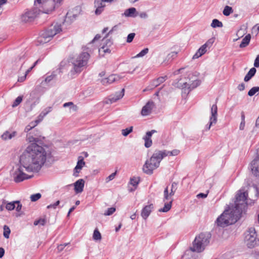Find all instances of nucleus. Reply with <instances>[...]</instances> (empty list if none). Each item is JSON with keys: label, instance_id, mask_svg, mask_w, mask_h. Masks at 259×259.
<instances>
[{"label": "nucleus", "instance_id": "f257e3e1", "mask_svg": "<svg viewBox=\"0 0 259 259\" xmlns=\"http://www.w3.org/2000/svg\"><path fill=\"white\" fill-rule=\"evenodd\" d=\"M50 155V152L47 151L44 147L36 143L31 144L20 156L21 165L11 174L14 182L18 183L31 178V176L24 172L23 167L27 172H38Z\"/></svg>", "mask_w": 259, "mask_h": 259}, {"label": "nucleus", "instance_id": "f03ea898", "mask_svg": "<svg viewBox=\"0 0 259 259\" xmlns=\"http://www.w3.org/2000/svg\"><path fill=\"white\" fill-rule=\"evenodd\" d=\"M252 187L255 193L253 199L249 198L247 199V193L242 192L241 190H239L236 195V200L235 201V206L234 207L242 213L246 210L248 205L253 204L259 197L258 187L256 185H253Z\"/></svg>", "mask_w": 259, "mask_h": 259}, {"label": "nucleus", "instance_id": "7ed1b4c3", "mask_svg": "<svg viewBox=\"0 0 259 259\" xmlns=\"http://www.w3.org/2000/svg\"><path fill=\"white\" fill-rule=\"evenodd\" d=\"M166 150H155L149 160H147L143 167V171L148 174H153V170L159 167L162 159L168 155Z\"/></svg>", "mask_w": 259, "mask_h": 259}, {"label": "nucleus", "instance_id": "20e7f679", "mask_svg": "<svg viewBox=\"0 0 259 259\" xmlns=\"http://www.w3.org/2000/svg\"><path fill=\"white\" fill-rule=\"evenodd\" d=\"M242 212L237 210L235 207L231 209H226L219 217L216 223L218 226L225 227L235 223L241 217Z\"/></svg>", "mask_w": 259, "mask_h": 259}, {"label": "nucleus", "instance_id": "39448f33", "mask_svg": "<svg viewBox=\"0 0 259 259\" xmlns=\"http://www.w3.org/2000/svg\"><path fill=\"white\" fill-rule=\"evenodd\" d=\"M90 57V55L88 52H82L72 57L70 59V62L73 66L71 70V73L74 74L81 72L83 67L87 65Z\"/></svg>", "mask_w": 259, "mask_h": 259}, {"label": "nucleus", "instance_id": "423d86ee", "mask_svg": "<svg viewBox=\"0 0 259 259\" xmlns=\"http://www.w3.org/2000/svg\"><path fill=\"white\" fill-rule=\"evenodd\" d=\"M211 234L208 232L201 233L195 237L193 246L190 248L193 252H201L209 243Z\"/></svg>", "mask_w": 259, "mask_h": 259}, {"label": "nucleus", "instance_id": "0eeeda50", "mask_svg": "<svg viewBox=\"0 0 259 259\" xmlns=\"http://www.w3.org/2000/svg\"><path fill=\"white\" fill-rule=\"evenodd\" d=\"M62 31L61 25L57 23L52 24L47 29L42 32L37 38V42L44 44L49 42L57 34Z\"/></svg>", "mask_w": 259, "mask_h": 259}, {"label": "nucleus", "instance_id": "6e6552de", "mask_svg": "<svg viewBox=\"0 0 259 259\" xmlns=\"http://www.w3.org/2000/svg\"><path fill=\"white\" fill-rule=\"evenodd\" d=\"M62 0H35V5H41L42 8L44 10V12L46 14H49L55 10V8H58L62 2Z\"/></svg>", "mask_w": 259, "mask_h": 259}, {"label": "nucleus", "instance_id": "1a4fd4ad", "mask_svg": "<svg viewBox=\"0 0 259 259\" xmlns=\"http://www.w3.org/2000/svg\"><path fill=\"white\" fill-rule=\"evenodd\" d=\"M34 5L37 8L38 7L42 8V10H37V8H35L31 10L26 12L24 14L22 15L21 19L22 21L26 23L32 22L34 20L37 15L39 14V12L41 11H42L43 13H45L44 12V9L41 7V5L37 4V6H36L34 4Z\"/></svg>", "mask_w": 259, "mask_h": 259}, {"label": "nucleus", "instance_id": "9d476101", "mask_svg": "<svg viewBox=\"0 0 259 259\" xmlns=\"http://www.w3.org/2000/svg\"><path fill=\"white\" fill-rule=\"evenodd\" d=\"M256 234L255 229L254 228H249L245 237L248 247L251 248L255 246L256 244Z\"/></svg>", "mask_w": 259, "mask_h": 259}, {"label": "nucleus", "instance_id": "9b49d317", "mask_svg": "<svg viewBox=\"0 0 259 259\" xmlns=\"http://www.w3.org/2000/svg\"><path fill=\"white\" fill-rule=\"evenodd\" d=\"M200 84V81L197 79L196 76H194V78L193 80H191L190 78L189 82H184L181 87L185 91L187 90L188 93H189L192 90L199 85Z\"/></svg>", "mask_w": 259, "mask_h": 259}, {"label": "nucleus", "instance_id": "f8f14e48", "mask_svg": "<svg viewBox=\"0 0 259 259\" xmlns=\"http://www.w3.org/2000/svg\"><path fill=\"white\" fill-rule=\"evenodd\" d=\"M256 157L250 163V168L252 174L255 177H259V149L257 150Z\"/></svg>", "mask_w": 259, "mask_h": 259}, {"label": "nucleus", "instance_id": "ddd939ff", "mask_svg": "<svg viewBox=\"0 0 259 259\" xmlns=\"http://www.w3.org/2000/svg\"><path fill=\"white\" fill-rule=\"evenodd\" d=\"M211 115L210 117L209 125H206V130H208L210 129L211 126L215 124L217 121V113H218V108L217 106V102L215 104L212 105L211 108Z\"/></svg>", "mask_w": 259, "mask_h": 259}, {"label": "nucleus", "instance_id": "4468645a", "mask_svg": "<svg viewBox=\"0 0 259 259\" xmlns=\"http://www.w3.org/2000/svg\"><path fill=\"white\" fill-rule=\"evenodd\" d=\"M124 94V89H122L121 91L115 93V94L109 96L108 99L105 101L106 104H112L116 102L123 97Z\"/></svg>", "mask_w": 259, "mask_h": 259}, {"label": "nucleus", "instance_id": "2eb2a0df", "mask_svg": "<svg viewBox=\"0 0 259 259\" xmlns=\"http://www.w3.org/2000/svg\"><path fill=\"white\" fill-rule=\"evenodd\" d=\"M155 104L152 101H149L146 105L142 108L141 110V114L143 116H147L151 114L154 107Z\"/></svg>", "mask_w": 259, "mask_h": 259}, {"label": "nucleus", "instance_id": "dca6fc26", "mask_svg": "<svg viewBox=\"0 0 259 259\" xmlns=\"http://www.w3.org/2000/svg\"><path fill=\"white\" fill-rule=\"evenodd\" d=\"M157 133L156 130H153L151 131H148L146 133V135L143 137V140L145 141L144 145L146 148H149L152 144V141L151 137L154 133Z\"/></svg>", "mask_w": 259, "mask_h": 259}, {"label": "nucleus", "instance_id": "f3484780", "mask_svg": "<svg viewBox=\"0 0 259 259\" xmlns=\"http://www.w3.org/2000/svg\"><path fill=\"white\" fill-rule=\"evenodd\" d=\"M95 7L96 8L95 14L97 15H100L104 11L105 4L101 0H95L94 2Z\"/></svg>", "mask_w": 259, "mask_h": 259}, {"label": "nucleus", "instance_id": "a211bd4d", "mask_svg": "<svg viewBox=\"0 0 259 259\" xmlns=\"http://www.w3.org/2000/svg\"><path fill=\"white\" fill-rule=\"evenodd\" d=\"M167 78V76H161L156 79L153 80L149 87L148 90L152 89L160 85L161 83L163 82Z\"/></svg>", "mask_w": 259, "mask_h": 259}, {"label": "nucleus", "instance_id": "6ab92c4d", "mask_svg": "<svg viewBox=\"0 0 259 259\" xmlns=\"http://www.w3.org/2000/svg\"><path fill=\"white\" fill-rule=\"evenodd\" d=\"M153 204L145 206L142 210L141 216L142 217L146 220L151 213L152 209H153Z\"/></svg>", "mask_w": 259, "mask_h": 259}, {"label": "nucleus", "instance_id": "aec40b11", "mask_svg": "<svg viewBox=\"0 0 259 259\" xmlns=\"http://www.w3.org/2000/svg\"><path fill=\"white\" fill-rule=\"evenodd\" d=\"M84 181L83 179H79L74 184V191L76 193H81L83 190Z\"/></svg>", "mask_w": 259, "mask_h": 259}, {"label": "nucleus", "instance_id": "412c9836", "mask_svg": "<svg viewBox=\"0 0 259 259\" xmlns=\"http://www.w3.org/2000/svg\"><path fill=\"white\" fill-rule=\"evenodd\" d=\"M123 15L127 17L135 18L138 16L139 13L137 11L136 8L132 7L125 10Z\"/></svg>", "mask_w": 259, "mask_h": 259}, {"label": "nucleus", "instance_id": "4be33fe9", "mask_svg": "<svg viewBox=\"0 0 259 259\" xmlns=\"http://www.w3.org/2000/svg\"><path fill=\"white\" fill-rule=\"evenodd\" d=\"M207 51L206 48L204 47V46L202 45L196 52V53L193 55L192 59H195L199 58L202 55L204 54Z\"/></svg>", "mask_w": 259, "mask_h": 259}, {"label": "nucleus", "instance_id": "5701e85b", "mask_svg": "<svg viewBox=\"0 0 259 259\" xmlns=\"http://www.w3.org/2000/svg\"><path fill=\"white\" fill-rule=\"evenodd\" d=\"M256 70L254 67L251 68L248 72V73L246 74V75L245 76L244 78V81H248L253 76H254L256 73Z\"/></svg>", "mask_w": 259, "mask_h": 259}, {"label": "nucleus", "instance_id": "b1692460", "mask_svg": "<svg viewBox=\"0 0 259 259\" xmlns=\"http://www.w3.org/2000/svg\"><path fill=\"white\" fill-rule=\"evenodd\" d=\"M251 39V36L249 34H247L243 38L240 44V48H243L246 47L249 43Z\"/></svg>", "mask_w": 259, "mask_h": 259}, {"label": "nucleus", "instance_id": "393cba45", "mask_svg": "<svg viewBox=\"0 0 259 259\" xmlns=\"http://www.w3.org/2000/svg\"><path fill=\"white\" fill-rule=\"evenodd\" d=\"M85 165V162L83 161V158H81V159L79 160L77 162L76 166L74 168V170L76 172H79L80 169L83 167V166Z\"/></svg>", "mask_w": 259, "mask_h": 259}, {"label": "nucleus", "instance_id": "a878e982", "mask_svg": "<svg viewBox=\"0 0 259 259\" xmlns=\"http://www.w3.org/2000/svg\"><path fill=\"white\" fill-rule=\"evenodd\" d=\"M107 41L106 45H103V47L99 50V51L102 50L104 53H110L111 51L108 48V46H111L112 44V41L110 40H105Z\"/></svg>", "mask_w": 259, "mask_h": 259}, {"label": "nucleus", "instance_id": "bb28decb", "mask_svg": "<svg viewBox=\"0 0 259 259\" xmlns=\"http://www.w3.org/2000/svg\"><path fill=\"white\" fill-rule=\"evenodd\" d=\"M172 200H171L169 202L165 203L163 208H160L158 211L159 212H166L169 211L171 207Z\"/></svg>", "mask_w": 259, "mask_h": 259}, {"label": "nucleus", "instance_id": "cd10ccee", "mask_svg": "<svg viewBox=\"0 0 259 259\" xmlns=\"http://www.w3.org/2000/svg\"><path fill=\"white\" fill-rule=\"evenodd\" d=\"M16 134V132H13L10 133V132L7 131L2 135V138L4 140L11 139L13 137H15Z\"/></svg>", "mask_w": 259, "mask_h": 259}, {"label": "nucleus", "instance_id": "c85d7f7f", "mask_svg": "<svg viewBox=\"0 0 259 259\" xmlns=\"http://www.w3.org/2000/svg\"><path fill=\"white\" fill-rule=\"evenodd\" d=\"M4 232L3 235L5 238L8 239L10 237V234L11 233V230L9 226L7 225H4L3 227Z\"/></svg>", "mask_w": 259, "mask_h": 259}, {"label": "nucleus", "instance_id": "c756f323", "mask_svg": "<svg viewBox=\"0 0 259 259\" xmlns=\"http://www.w3.org/2000/svg\"><path fill=\"white\" fill-rule=\"evenodd\" d=\"M223 26L222 22L217 19H213L211 24V26L213 28L222 27Z\"/></svg>", "mask_w": 259, "mask_h": 259}, {"label": "nucleus", "instance_id": "7c9ffc66", "mask_svg": "<svg viewBox=\"0 0 259 259\" xmlns=\"http://www.w3.org/2000/svg\"><path fill=\"white\" fill-rule=\"evenodd\" d=\"M232 12L233 9L232 7L228 6H226L223 11V14L226 16H229Z\"/></svg>", "mask_w": 259, "mask_h": 259}, {"label": "nucleus", "instance_id": "2f4dec72", "mask_svg": "<svg viewBox=\"0 0 259 259\" xmlns=\"http://www.w3.org/2000/svg\"><path fill=\"white\" fill-rule=\"evenodd\" d=\"M93 237L95 240H100L101 239V233L97 229L94 230Z\"/></svg>", "mask_w": 259, "mask_h": 259}, {"label": "nucleus", "instance_id": "473e14b6", "mask_svg": "<svg viewBox=\"0 0 259 259\" xmlns=\"http://www.w3.org/2000/svg\"><path fill=\"white\" fill-rule=\"evenodd\" d=\"M259 91L258 87H254L252 88L248 92V95L250 97H252L257 92Z\"/></svg>", "mask_w": 259, "mask_h": 259}, {"label": "nucleus", "instance_id": "72a5a7b5", "mask_svg": "<svg viewBox=\"0 0 259 259\" xmlns=\"http://www.w3.org/2000/svg\"><path fill=\"white\" fill-rule=\"evenodd\" d=\"M133 126H130V127L126 128L125 129H123L121 131L122 135L125 137L128 136L131 133H132L133 132Z\"/></svg>", "mask_w": 259, "mask_h": 259}, {"label": "nucleus", "instance_id": "f704fd0d", "mask_svg": "<svg viewBox=\"0 0 259 259\" xmlns=\"http://www.w3.org/2000/svg\"><path fill=\"white\" fill-rule=\"evenodd\" d=\"M177 185L178 183L176 182H173L171 184L170 192L169 193V195L173 196L174 195L177 189Z\"/></svg>", "mask_w": 259, "mask_h": 259}, {"label": "nucleus", "instance_id": "c9c22d12", "mask_svg": "<svg viewBox=\"0 0 259 259\" xmlns=\"http://www.w3.org/2000/svg\"><path fill=\"white\" fill-rule=\"evenodd\" d=\"M164 197H163V201L165 200H168L170 199V197L172 196L169 195V193H168V187L167 186L164 190Z\"/></svg>", "mask_w": 259, "mask_h": 259}, {"label": "nucleus", "instance_id": "e433bc0d", "mask_svg": "<svg viewBox=\"0 0 259 259\" xmlns=\"http://www.w3.org/2000/svg\"><path fill=\"white\" fill-rule=\"evenodd\" d=\"M107 78L108 79L109 84L112 83L119 79L118 77L114 74L111 75Z\"/></svg>", "mask_w": 259, "mask_h": 259}, {"label": "nucleus", "instance_id": "4c0bfd02", "mask_svg": "<svg viewBox=\"0 0 259 259\" xmlns=\"http://www.w3.org/2000/svg\"><path fill=\"white\" fill-rule=\"evenodd\" d=\"M149 51V49L148 48H145L142 50L139 54H138L134 58H140L146 55Z\"/></svg>", "mask_w": 259, "mask_h": 259}, {"label": "nucleus", "instance_id": "58836bf2", "mask_svg": "<svg viewBox=\"0 0 259 259\" xmlns=\"http://www.w3.org/2000/svg\"><path fill=\"white\" fill-rule=\"evenodd\" d=\"M6 208L8 210H12L15 208V201L9 202L6 204Z\"/></svg>", "mask_w": 259, "mask_h": 259}, {"label": "nucleus", "instance_id": "ea45409f", "mask_svg": "<svg viewBox=\"0 0 259 259\" xmlns=\"http://www.w3.org/2000/svg\"><path fill=\"white\" fill-rule=\"evenodd\" d=\"M41 195L40 193H36L33 195H31L30 196L31 201L32 202H35L38 200L39 198H40Z\"/></svg>", "mask_w": 259, "mask_h": 259}, {"label": "nucleus", "instance_id": "a19ab883", "mask_svg": "<svg viewBox=\"0 0 259 259\" xmlns=\"http://www.w3.org/2000/svg\"><path fill=\"white\" fill-rule=\"evenodd\" d=\"M46 223V220L45 219H40L37 220H35L34 222V225L37 226L38 225H40L41 226H44Z\"/></svg>", "mask_w": 259, "mask_h": 259}, {"label": "nucleus", "instance_id": "79ce46f5", "mask_svg": "<svg viewBox=\"0 0 259 259\" xmlns=\"http://www.w3.org/2000/svg\"><path fill=\"white\" fill-rule=\"evenodd\" d=\"M56 75L55 73H52L50 75H49L46 77L44 80V82L46 83H49L53 79H54L56 77Z\"/></svg>", "mask_w": 259, "mask_h": 259}, {"label": "nucleus", "instance_id": "37998d69", "mask_svg": "<svg viewBox=\"0 0 259 259\" xmlns=\"http://www.w3.org/2000/svg\"><path fill=\"white\" fill-rule=\"evenodd\" d=\"M214 38H211L210 39H209L204 45H203V46H204V47L207 48V47L208 48H210V47H211L212 45L213 44V43L214 42Z\"/></svg>", "mask_w": 259, "mask_h": 259}, {"label": "nucleus", "instance_id": "c03bdc74", "mask_svg": "<svg viewBox=\"0 0 259 259\" xmlns=\"http://www.w3.org/2000/svg\"><path fill=\"white\" fill-rule=\"evenodd\" d=\"M116 210L115 207H112L107 209V211L105 212V215H110L112 214Z\"/></svg>", "mask_w": 259, "mask_h": 259}, {"label": "nucleus", "instance_id": "a18cd8bd", "mask_svg": "<svg viewBox=\"0 0 259 259\" xmlns=\"http://www.w3.org/2000/svg\"><path fill=\"white\" fill-rule=\"evenodd\" d=\"M22 101V97L21 96L18 97L14 102L12 106L13 107L17 106Z\"/></svg>", "mask_w": 259, "mask_h": 259}, {"label": "nucleus", "instance_id": "49530a36", "mask_svg": "<svg viewBox=\"0 0 259 259\" xmlns=\"http://www.w3.org/2000/svg\"><path fill=\"white\" fill-rule=\"evenodd\" d=\"M15 208L17 212H20L22 209V205L20 202L18 200L15 201Z\"/></svg>", "mask_w": 259, "mask_h": 259}, {"label": "nucleus", "instance_id": "de8ad7c7", "mask_svg": "<svg viewBox=\"0 0 259 259\" xmlns=\"http://www.w3.org/2000/svg\"><path fill=\"white\" fill-rule=\"evenodd\" d=\"M139 183V178H131L130 180V183L133 186H137L138 185Z\"/></svg>", "mask_w": 259, "mask_h": 259}, {"label": "nucleus", "instance_id": "09e8293b", "mask_svg": "<svg viewBox=\"0 0 259 259\" xmlns=\"http://www.w3.org/2000/svg\"><path fill=\"white\" fill-rule=\"evenodd\" d=\"M135 33H130L127 37L126 39V42L128 43H130L133 41L135 36Z\"/></svg>", "mask_w": 259, "mask_h": 259}, {"label": "nucleus", "instance_id": "8fccbe9b", "mask_svg": "<svg viewBox=\"0 0 259 259\" xmlns=\"http://www.w3.org/2000/svg\"><path fill=\"white\" fill-rule=\"evenodd\" d=\"M37 123H36V122H31L30 123V124L27 125L26 127H25V131L26 132H28V131H29L30 130H31V129H32L33 127H34L36 124Z\"/></svg>", "mask_w": 259, "mask_h": 259}, {"label": "nucleus", "instance_id": "3c124183", "mask_svg": "<svg viewBox=\"0 0 259 259\" xmlns=\"http://www.w3.org/2000/svg\"><path fill=\"white\" fill-rule=\"evenodd\" d=\"M24 60H25V56L23 55L22 56L19 57V58H17L16 59V61L17 63H20L21 64V66H22L24 62Z\"/></svg>", "mask_w": 259, "mask_h": 259}, {"label": "nucleus", "instance_id": "603ef678", "mask_svg": "<svg viewBox=\"0 0 259 259\" xmlns=\"http://www.w3.org/2000/svg\"><path fill=\"white\" fill-rule=\"evenodd\" d=\"M46 115H47V114L45 113V111H42L41 112V113L39 114V116H38L39 119L35 120V122H36V123H38V122H39L42 119V118Z\"/></svg>", "mask_w": 259, "mask_h": 259}, {"label": "nucleus", "instance_id": "864d4df0", "mask_svg": "<svg viewBox=\"0 0 259 259\" xmlns=\"http://www.w3.org/2000/svg\"><path fill=\"white\" fill-rule=\"evenodd\" d=\"M116 171L112 174H111V175H110L107 178H106V181L107 182H109L111 180H112L113 179H114L115 178V176H116Z\"/></svg>", "mask_w": 259, "mask_h": 259}, {"label": "nucleus", "instance_id": "5fc2aeb1", "mask_svg": "<svg viewBox=\"0 0 259 259\" xmlns=\"http://www.w3.org/2000/svg\"><path fill=\"white\" fill-rule=\"evenodd\" d=\"M60 201L58 200L55 203L52 204H50L47 206V208L50 209L51 208H56V207L59 204Z\"/></svg>", "mask_w": 259, "mask_h": 259}, {"label": "nucleus", "instance_id": "6e6d98bb", "mask_svg": "<svg viewBox=\"0 0 259 259\" xmlns=\"http://www.w3.org/2000/svg\"><path fill=\"white\" fill-rule=\"evenodd\" d=\"M69 243H64V244H60L58 246V250L59 251L61 252L62 251L63 249L64 248V247L67 246Z\"/></svg>", "mask_w": 259, "mask_h": 259}, {"label": "nucleus", "instance_id": "4d7b16f0", "mask_svg": "<svg viewBox=\"0 0 259 259\" xmlns=\"http://www.w3.org/2000/svg\"><path fill=\"white\" fill-rule=\"evenodd\" d=\"M254 66L255 67H259V55H258L256 56V57L254 60Z\"/></svg>", "mask_w": 259, "mask_h": 259}, {"label": "nucleus", "instance_id": "13d9d810", "mask_svg": "<svg viewBox=\"0 0 259 259\" xmlns=\"http://www.w3.org/2000/svg\"><path fill=\"white\" fill-rule=\"evenodd\" d=\"M168 152H169L168 153V155L169 154L170 155H174V156L177 155L179 153V151L178 150H174L170 152H169V151H168Z\"/></svg>", "mask_w": 259, "mask_h": 259}, {"label": "nucleus", "instance_id": "bf43d9fd", "mask_svg": "<svg viewBox=\"0 0 259 259\" xmlns=\"http://www.w3.org/2000/svg\"><path fill=\"white\" fill-rule=\"evenodd\" d=\"M39 60H37L35 63H34L33 65L31 66L30 68H29L27 71L25 72V75H27V74L32 69V68L37 64V63L39 62Z\"/></svg>", "mask_w": 259, "mask_h": 259}, {"label": "nucleus", "instance_id": "052dcab7", "mask_svg": "<svg viewBox=\"0 0 259 259\" xmlns=\"http://www.w3.org/2000/svg\"><path fill=\"white\" fill-rule=\"evenodd\" d=\"M101 38V35L100 34H97L94 38L92 40V41L91 42H90L88 45H91L92 44H93L94 41H95L96 40H98L100 38Z\"/></svg>", "mask_w": 259, "mask_h": 259}, {"label": "nucleus", "instance_id": "680f3d73", "mask_svg": "<svg viewBox=\"0 0 259 259\" xmlns=\"http://www.w3.org/2000/svg\"><path fill=\"white\" fill-rule=\"evenodd\" d=\"M138 15H139V16L141 18H143V19H146L148 17V15L145 12H142V13L139 14Z\"/></svg>", "mask_w": 259, "mask_h": 259}, {"label": "nucleus", "instance_id": "e2e57ef3", "mask_svg": "<svg viewBox=\"0 0 259 259\" xmlns=\"http://www.w3.org/2000/svg\"><path fill=\"white\" fill-rule=\"evenodd\" d=\"M238 89L240 91H243L245 89V84L243 83L239 84Z\"/></svg>", "mask_w": 259, "mask_h": 259}, {"label": "nucleus", "instance_id": "0e129e2a", "mask_svg": "<svg viewBox=\"0 0 259 259\" xmlns=\"http://www.w3.org/2000/svg\"><path fill=\"white\" fill-rule=\"evenodd\" d=\"M207 194L200 193L198 194L197 196L198 198H206L207 197Z\"/></svg>", "mask_w": 259, "mask_h": 259}, {"label": "nucleus", "instance_id": "69168bd1", "mask_svg": "<svg viewBox=\"0 0 259 259\" xmlns=\"http://www.w3.org/2000/svg\"><path fill=\"white\" fill-rule=\"evenodd\" d=\"M101 82L103 85H107L109 84L107 78H104L102 79Z\"/></svg>", "mask_w": 259, "mask_h": 259}, {"label": "nucleus", "instance_id": "338daca9", "mask_svg": "<svg viewBox=\"0 0 259 259\" xmlns=\"http://www.w3.org/2000/svg\"><path fill=\"white\" fill-rule=\"evenodd\" d=\"M245 124V121H241L240 126H239V129L240 130H243L244 128Z\"/></svg>", "mask_w": 259, "mask_h": 259}, {"label": "nucleus", "instance_id": "774afa93", "mask_svg": "<svg viewBox=\"0 0 259 259\" xmlns=\"http://www.w3.org/2000/svg\"><path fill=\"white\" fill-rule=\"evenodd\" d=\"M259 129V116L257 117V118L256 120L255 127L254 129ZM254 130H253L254 131Z\"/></svg>", "mask_w": 259, "mask_h": 259}]
</instances>
